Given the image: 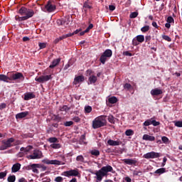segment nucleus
<instances>
[{"label":"nucleus","instance_id":"f257e3e1","mask_svg":"<svg viewBox=\"0 0 182 182\" xmlns=\"http://www.w3.org/2000/svg\"><path fill=\"white\" fill-rule=\"evenodd\" d=\"M18 14L22 16H24L26 20L28 21V19L33 18V16L35 15V11H33L32 9H28L25 6H22L18 10Z\"/></svg>","mask_w":182,"mask_h":182},{"label":"nucleus","instance_id":"f03ea898","mask_svg":"<svg viewBox=\"0 0 182 182\" xmlns=\"http://www.w3.org/2000/svg\"><path fill=\"white\" fill-rule=\"evenodd\" d=\"M106 116H100L92 121V128L100 129V127L106 126Z\"/></svg>","mask_w":182,"mask_h":182},{"label":"nucleus","instance_id":"7ed1b4c3","mask_svg":"<svg viewBox=\"0 0 182 182\" xmlns=\"http://www.w3.org/2000/svg\"><path fill=\"white\" fill-rule=\"evenodd\" d=\"M7 76H9V80L15 81L17 82H21V80H25V77L22 73H8Z\"/></svg>","mask_w":182,"mask_h":182},{"label":"nucleus","instance_id":"20e7f679","mask_svg":"<svg viewBox=\"0 0 182 182\" xmlns=\"http://www.w3.org/2000/svg\"><path fill=\"white\" fill-rule=\"evenodd\" d=\"M113 55V52L110 49H107L100 56V61L102 65H105L106 63V60H107L108 58H112V55Z\"/></svg>","mask_w":182,"mask_h":182},{"label":"nucleus","instance_id":"39448f33","mask_svg":"<svg viewBox=\"0 0 182 182\" xmlns=\"http://www.w3.org/2000/svg\"><path fill=\"white\" fill-rule=\"evenodd\" d=\"M43 155L42 154V151L35 149L33 152V154L27 156V159L28 160H36L38 159H42Z\"/></svg>","mask_w":182,"mask_h":182},{"label":"nucleus","instance_id":"423d86ee","mask_svg":"<svg viewBox=\"0 0 182 182\" xmlns=\"http://www.w3.org/2000/svg\"><path fill=\"white\" fill-rule=\"evenodd\" d=\"M15 141V139L13 137L9 138L7 140H3L2 144L3 145L1 146L2 150H6V149H9V147H12V143Z\"/></svg>","mask_w":182,"mask_h":182},{"label":"nucleus","instance_id":"0eeeda50","mask_svg":"<svg viewBox=\"0 0 182 182\" xmlns=\"http://www.w3.org/2000/svg\"><path fill=\"white\" fill-rule=\"evenodd\" d=\"M35 80L36 82H38V83H45L46 82H48V80H52V75L36 77L35 78Z\"/></svg>","mask_w":182,"mask_h":182},{"label":"nucleus","instance_id":"6e6552de","mask_svg":"<svg viewBox=\"0 0 182 182\" xmlns=\"http://www.w3.org/2000/svg\"><path fill=\"white\" fill-rule=\"evenodd\" d=\"M70 18V17L69 16H67L64 18H62L61 19H58L57 20V24L59 26H68V25H69L70 21H69V19Z\"/></svg>","mask_w":182,"mask_h":182},{"label":"nucleus","instance_id":"1a4fd4ad","mask_svg":"<svg viewBox=\"0 0 182 182\" xmlns=\"http://www.w3.org/2000/svg\"><path fill=\"white\" fill-rule=\"evenodd\" d=\"M144 159H159L160 157V153L159 152H148L143 156Z\"/></svg>","mask_w":182,"mask_h":182},{"label":"nucleus","instance_id":"9d476101","mask_svg":"<svg viewBox=\"0 0 182 182\" xmlns=\"http://www.w3.org/2000/svg\"><path fill=\"white\" fill-rule=\"evenodd\" d=\"M45 9L48 13L53 12L56 9V6L52 4V1H48L47 4L45 6Z\"/></svg>","mask_w":182,"mask_h":182},{"label":"nucleus","instance_id":"9b49d317","mask_svg":"<svg viewBox=\"0 0 182 182\" xmlns=\"http://www.w3.org/2000/svg\"><path fill=\"white\" fill-rule=\"evenodd\" d=\"M64 176H65L66 177H70V176H74L76 177L77 176H79V171H77V170H70V171H67L63 172Z\"/></svg>","mask_w":182,"mask_h":182},{"label":"nucleus","instance_id":"f8f14e48","mask_svg":"<svg viewBox=\"0 0 182 182\" xmlns=\"http://www.w3.org/2000/svg\"><path fill=\"white\" fill-rule=\"evenodd\" d=\"M43 163H44L45 164H54L55 166H60V164H62V162L60 161L49 160L48 159H43Z\"/></svg>","mask_w":182,"mask_h":182},{"label":"nucleus","instance_id":"ddd939ff","mask_svg":"<svg viewBox=\"0 0 182 182\" xmlns=\"http://www.w3.org/2000/svg\"><path fill=\"white\" fill-rule=\"evenodd\" d=\"M95 174L97 176V181H96L97 182L100 181L101 180L103 179V177L106 176V175L103 173L102 169L97 171Z\"/></svg>","mask_w":182,"mask_h":182},{"label":"nucleus","instance_id":"4468645a","mask_svg":"<svg viewBox=\"0 0 182 182\" xmlns=\"http://www.w3.org/2000/svg\"><path fill=\"white\" fill-rule=\"evenodd\" d=\"M101 171H102L103 173H105V176H107V173H110L113 171V167L110 165H107L106 166H103L101 168Z\"/></svg>","mask_w":182,"mask_h":182},{"label":"nucleus","instance_id":"2eb2a0df","mask_svg":"<svg viewBox=\"0 0 182 182\" xmlns=\"http://www.w3.org/2000/svg\"><path fill=\"white\" fill-rule=\"evenodd\" d=\"M122 161L125 164H129V166H136V164H137V161L136 159H123Z\"/></svg>","mask_w":182,"mask_h":182},{"label":"nucleus","instance_id":"dca6fc26","mask_svg":"<svg viewBox=\"0 0 182 182\" xmlns=\"http://www.w3.org/2000/svg\"><path fill=\"white\" fill-rule=\"evenodd\" d=\"M28 168L29 169H31L33 173H36V174H38V173H39L38 168H41V165L38 164H33L30 165Z\"/></svg>","mask_w":182,"mask_h":182},{"label":"nucleus","instance_id":"f3484780","mask_svg":"<svg viewBox=\"0 0 182 182\" xmlns=\"http://www.w3.org/2000/svg\"><path fill=\"white\" fill-rule=\"evenodd\" d=\"M107 144H109V146H120L122 141L120 140L114 141L113 139H109L107 141Z\"/></svg>","mask_w":182,"mask_h":182},{"label":"nucleus","instance_id":"a211bd4d","mask_svg":"<svg viewBox=\"0 0 182 182\" xmlns=\"http://www.w3.org/2000/svg\"><path fill=\"white\" fill-rule=\"evenodd\" d=\"M80 82H85V76L78 75V76L75 77V78L74 79L73 84L77 85V83H80Z\"/></svg>","mask_w":182,"mask_h":182},{"label":"nucleus","instance_id":"6ab92c4d","mask_svg":"<svg viewBox=\"0 0 182 182\" xmlns=\"http://www.w3.org/2000/svg\"><path fill=\"white\" fill-rule=\"evenodd\" d=\"M36 96L33 92H28L24 95V100H31V99H35Z\"/></svg>","mask_w":182,"mask_h":182},{"label":"nucleus","instance_id":"aec40b11","mask_svg":"<svg viewBox=\"0 0 182 182\" xmlns=\"http://www.w3.org/2000/svg\"><path fill=\"white\" fill-rule=\"evenodd\" d=\"M151 95L152 96H159V95H163V90L156 88L151 91Z\"/></svg>","mask_w":182,"mask_h":182},{"label":"nucleus","instance_id":"412c9836","mask_svg":"<svg viewBox=\"0 0 182 182\" xmlns=\"http://www.w3.org/2000/svg\"><path fill=\"white\" fill-rule=\"evenodd\" d=\"M59 63H60V58L54 59L51 63V65H50L49 66L50 69H53V68H56V66H58Z\"/></svg>","mask_w":182,"mask_h":182},{"label":"nucleus","instance_id":"4be33fe9","mask_svg":"<svg viewBox=\"0 0 182 182\" xmlns=\"http://www.w3.org/2000/svg\"><path fill=\"white\" fill-rule=\"evenodd\" d=\"M143 140H146V141H154L156 140V137L154 136H150L149 134H144L142 137Z\"/></svg>","mask_w":182,"mask_h":182},{"label":"nucleus","instance_id":"5701e85b","mask_svg":"<svg viewBox=\"0 0 182 182\" xmlns=\"http://www.w3.org/2000/svg\"><path fill=\"white\" fill-rule=\"evenodd\" d=\"M82 8L84 9H93V7L92 6V2L90 1L87 0L84 2Z\"/></svg>","mask_w":182,"mask_h":182},{"label":"nucleus","instance_id":"b1692460","mask_svg":"<svg viewBox=\"0 0 182 182\" xmlns=\"http://www.w3.org/2000/svg\"><path fill=\"white\" fill-rule=\"evenodd\" d=\"M28 114H29L28 112H20L16 115V119H23L24 117H26Z\"/></svg>","mask_w":182,"mask_h":182},{"label":"nucleus","instance_id":"393cba45","mask_svg":"<svg viewBox=\"0 0 182 182\" xmlns=\"http://www.w3.org/2000/svg\"><path fill=\"white\" fill-rule=\"evenodd\" d=\"M19 170H21V164L17 163V164L13 165V166L11 168L12 173H16V172L19 171Z\"/></svg>","mask_w":182,"mask_h":182},{"label":"nucleus","instance_id":"a878e982","mask_svg":"<svg viewBox=\"0 0 182 182\" xmlns=\"http://www.w3.org/2000/svg\"><path fill=\"white\" fill-rule=\"evenodd\" d=\"M9 76L5 75L4 74H0V82H5L8 83L9 81Z\"/></svg>","mask_w":182,"mask_h":182},{"label":"nucleus","instance_id":"bb28decb","mask_svg":"<svg viewBox=\"0 0 182 182\" xmlns=\"http://www.w3.org/2000/svg\"><path fill=\"white\" fill-rule=\"evenodd\" d=\"M166 168H160L154 171V174H158L159 176H161V174H164L166 173Z\"/></svg>","mask_w":182,"mask_h":182},{"label":"nucleus","instance_id":"cd10ccee","mask_svg":"<svg viewBox=\"0 0 182 182\" xmlns=\"http://www.w3.org/2000/svg\"><path fill=\"white\" fill-rule=\"evenodd\" d=\"M32 149H33V146H31V145H29V146H28L27 147H21V149H20V150H21V151H24V153H29V151H31V150H32Z\"/></svg>","mask_w":182,"mask_h":182},{"label":"nucleus","instance_id":"c85d7f7f","mask_svg":"<svg viewBox=\"0 0 182 182\" xmlns=\"http://www.w3.org/2000/svg\"><path fill=\"white\" fill-rule=\"evenodd\" d=\"M89 82L90 85H92V83H96V82H97V77H96V75H91L89 77Z\"/></svg>","mask_w":182,"mask_h":182},{"label":"nucleus","instance_id":"c756f323","mask_svg":"<svg viewBox=\"0 0 182 182\" xmlns=\"http://www.w3.org/2000/svg\"><path fill=\"white\" fill-rule=\"evenodd\" d=\"M66 38H68V36H66V34H64L63 36H61L60 37L56 38L54 41V43H59V42H60V41H63V39H66Z\"/></svg>","mask_w":182,"mask_h":182},{"label":"nucleus","instance_id":"7c9ffc66","mask_svg":"<svg viewBox=\"0 0 182 182\" xmlns=\"http://www.w3.org/2000/svg\"><path fill=\"white\" fill-rule=\"evenodd\" d=\"M90 154H92V156H95V157H99V156H100V151L97 149H93L90 151Z\"/></svg>","mask_w":182,"mask_h":182},{"label":"nucleus","instance_id":"2f4dec72","mask_svg":"<svg viewBox=\"0 0 182 182\" xmlns=\"http://www.w3.org/2000/svg\"><path fill=\"white\" fill-rule=\"evenodd\" d=\"M109 103L111 105H114V103H117V97H111L108 99Z\"/></svg>","mask_w":182,"mask_h":182},{"label":"nucleus","instance_id":"473e14b6","mask_svg":"<svg viewBox=\"0 0 182 182\" xmlns=\"http://www.w3.org/2000/svg\"><path fill=\"white\" fill-rule=\"evenodd\" d=\"M136 38V41H138L139 43H143V42H144V36L139 35V36H137Z\"/></svg>","mask_w":182,"mask_h":182},{"label":"nucleus","instance_id":"72a5a7b5","mask_svg":"<svg viewBox=\"0 0 182 182\" xmlns=\"http://www.w3.org/2000/svg\"><path fill=\"white\" fill-rule=\"evenodd\" d=\"M48 141H49V143H59V140L58 139V138L56 137H50L48 139Z\"/></svg>","mask_w":182,"mask_h":182},{"label":"nucleus","instance_id":"f704fd0d","mask_svg":"<svg viewBox=\"0 0 182 182\" xmlns=\"http://www.w3.org/2000/svg\"><path fill=\"white\" fill-rule=\"evenodd\" d=\"M81 31H82V29H77L72 33L66 34V36H68V38H70V36H73V35H77V33H79V32H80Z\"/></svg>","mask_w":182,"mask_h":182},{"label":"nucleus","instance_id":"c9c22d12","mask_svg":"<svg viewBox=\"0 0 182 182\" xmlns=\"http://www.w3.org/2000/svg\"><path fill=\"white\" fill-rule=\"evenodd\" d=\"M15 19L16 21H17L18 22H22L23 21H26V18L23 16L21 17L19 16H15Z\"/></svg>","mask_w":182,"mask_h":182},{"label":"nucleus","instance_id":"e433bc0d","mask_svg":"<svg viewBox=\"0 0 182 182\" xmlns=\"http://www.w3.org/2000/svg\"><path fill=\"white\" fill-rule=\"evenodd\" d=\"M16 180V177L15 176V175L9 176L7 178V181L9 182H15Z\"/></svg>","mask_w":182,"mask_h":182},{"label":"nucleus","instance_id":"4c0bfd02","mask_svg":"<svg viewBox=\"0 0 182 182\" xmlns=\"http://www.w3.org/2000/svg\"><path fill=\"white\" fill-rule=\"evenodd\" d=\"M151 124H153V126H160V122H157L153 118H151Z\"/></svg>","mask_w":182,"mask_h":182},{"label":"nucleus","instance_id":"58836bf2","mask_svg":"<svg viewBox=\"0 0 182 182\" xmlns=\"http://www.w3.org/2000/svg\"><path fill=\"white\" fill-rule=\"evenodd\" d=\"M76 160H77V161H80L81 163H85V158L82 155L77 156L76 158Z\"/></svg>","mask_w":182,"mask_h":182},{"label":"nucleus","instance_id":"ea45409f","mask_svg":"<svg viewBox=\"0 0 182 182\" xmlns=\"http://www.w3.org/2000/svg\"><path fill=\"white\" fill-rule=\"evenodd\" d=\"M139 15V13L137 11H134L131 13L129 17L131 18V19H134V18H137Z\"/></svg>","mask_w":182,"mask_h":182},{"label":"nucleus","instance_id":"a19ab883","mask_svg":"<svg viewBox=\"0 0 182 182\" xmlns=\"http://www.w3.org/2000/svg\"><path fill=\"white\" fill-rule=\"evenodd\" d=\"M149 29H150V26H144V27H142L141 28V32L145 33V32H149Z\"/></svg>","mask_w":182,"mask_h":182},{"label":"nucleus","instance_id":"79ce46f5","mask_svg":"<svg viewBox=\"0 0 182 182\" xmlns=\"http://www.w3.org/2000/svg\"><path fill=\"white\" fill-rule=\"evenodd\" d=\"M92 112V107L89 105L85 107V113H90Z\"/></svg>","mask_w":182,"mask_h":182},{"label":"nucleus","instance_id":"37998d69","mask_svg":"<svg viewBox=\"0 0 182 182\" xmlns=\"http://www.w3.org/2000/svg\"><path fill=\"white\" fill-rule=\"evenodd\" d=\"M126 136H133L134 134V132L132 129H128L125 132Z\"/></svg>","mask_w":182,"mask_h":182},{"label":"nucleus","instance_id":"c03bdc74","mask_svg":"<svg viewBox=\"0 0 182 182\" xmlns=\"http://www.w3.org/2000/svg\"><path fill=\"white\" fill-rule=\"evenodd\" d=\"M108 121L109 123H112V124H114V117L113 115H110L108 117Z\"/></svg>","mask_w":182,"mask_h":182},{"label":"nucleus","instance_id":"a18cd8bd","mask_svg":"<svg viewBox=\"0 0 182 182\" xmlns=\"http://www.w3.org/2000/svg\"><path fill=\"white\" fill-rule=\"evenodd\" d=\"M73 122L72 121L64 122V126H65V127H70V126H73Z\"/></svg>","mask_w":182,"mask_h":182},{"label":"nucleus","instance_id":"49530a36","mask_svg":"<svg viewBox=\"0 0 182 182\" xmlns=\"http://www.w3.org/2000/svg\"><path fill=\"white\" fill-rule=\"evenodd\" d=\"M52 149H60V144H53L50 145Z\"/></svg>","mask_w":182,"mask_h":182},{"label":"nucleus","instance_id":"de8ad7c7","mask_svg":"<svg viewBox=\"0 0 182 182\" xmlns=\"http://www.w3.org/2000/svg\"><path fill=\"white\" fill-rule=\"evenodd\" d=\"M60 110L61 112H68V110H69V107H68L67 105H64L60 108Z\"/></svg>","mask_w":182,"mask_h":182},{"label":"nucleus","instance_id":"09e8293b","mask_svg":"<svg viewBox=\"0 0 182 182\" xmlns=\"http://www.w3.org/2000/svg\"><path fill=\"white\" fill-rule=\"evenodd\" d=\"M163 39H164L165 41H167V42H171V38H170L168 36H162Z\"/></svg>","mask_w":182,"mask_h":182},{"label":"nucleus","instance_id":"8fccbe9b","mask_svg":"<svg viewBox=\"0 0 182 182\" xmlns=\"http://www.w3.org/2000/svg\"><path fill=\"white\" fill-rule=\"evenodd\" d=\"M38 46H39L40 49H45V48H46V43H40L38 44Z\"/></svg>","mask_w":182,"mask_h":182},{"label":"nucleus","instance_id":"3c124183","mask_svg":"<svg viewBox=\"0 0 182 182\" xmlns=\"http://www.w3.org/2000/svg\"><path fill=\"white\" fill-rule=\"evenodd\" d=\"M151 124V119H148L144 122V126H150Z\"/></svg>","mask_w":182,"mask_h":182},{"label":"nucleus","instance_id":"603ef678","mask_svg":"<svg viewBox=\"0 0 182 182\" xmlns=\"http://www.w3.org/2000/svg\"><path fill=\"white\" fill-rule=\"evenodd\" d=\"M161 140L163 143H165V144H166V143H168V138H167V136H162Z\"/></svg>","mask_w":182,"mask_h":182},{"label":"nucleus","instance_id":"864d4df0","mask_svg":"<svg viewBox=\"0 0 182 182\" xmlns=\"http://www.w3.org/2000/svg\"><path fill=\"white\" fill-rule=\"evenodd\" d=\"M6 177V171L0 172V179L5 178Z\"/></svg>","mask_w":182,"mask_h":182},{"label":"nucleus","instance_id":"5fc2aeb1","mask_svg":"<svg viewBox=\"0 0 182 182\" xmlns=\"http://www.w3.org/2000/svg\"><path fill=\"white\" fill-rule=\"evenodd\" d=\"M166 21L168 23H172V22H174V18H173L171 16L167 18Z\"/></svg>","mask_w":182,"mask_h":182},{"label":"nucleus","instance_id":"6e6d98bb","mask_svg":"<svg viewBox=\"0 0 182 182\" xmlns=\"http://www.w3.org/2000/svg\"><path fill=\"white\" fill-rule=\"evenodd\" d=\"M73 122L75 123H79L80 122V118L79 117H74L73 119Z\"/></svg>","mask_w":182,"mask_h":182},{"label":"nucleus","instance_id":"4d7b16f0","mask_svg":"<svg viewBox=\"0 0 182 182\" xmlns=\"http://www.w3.org/2000/svg\"><path fill=\"white\" fill-rule=\"evenodd\" d=\"M55 181L62 182V181H63V178H62V176H58L55 178Z\"/></svg>","mask_w":182,"mask_h":182},{"label":"nucleus","instance_id":"13d9d810","mask_svg":"<svg viewBox=\"0 0 182 182\" xmlns=\"http://www.w3.org/2000/svg\"><path fill=\"white\" fill-rule=\"evenodd\" d=\"M132 44L134 45V46H137V45H139V41H137V38H134L132 40Z\"/></svg>","mask_w":182,"mask_h":182},{"label":"nucleus","instance_id":"bf43d9fd","mask_svg":"<svg viewBox=\"0 0 182 182\" xmlns=\"http://www.w3.org/2000/svg\"><path fill=\"white\" fill-rule=\"evenodd\" d=\"M176 127H182V121H178L175 123Z\"/></svg>","mask_w":182,"mask_h":182},{"label":"nucleus","instance_id":"052dcab7","mask_svg":"<svg viewBox=\"0 0 182 182\" xmlns=\"http://www.w3.org/2000/svg\"><path fill=\"white\" fill-rule=\"evenodd\" d=\"M124 89H127V90H129V89H132V85L129 84V83H126L124 85Z\"/></svg>","mask_w":182,"mask_h":182},{"label":"nucleus","instance_id":"680f3d73","mask_svg":"<svg viewBox=\"0 0 182 182\" xmlns=\"http://www.w3.org/2000/svg\"><path fill=\"white\" fill-rule=\"evenodd\" d=\"M123 55L124 56H133V54H132L129 51H125V52H123Z\"/></svg>","mask_w":182,"mask_h":182},{"label":"nucleus","instance_id":"e2e57ef3","mask_svg":"<svg viewBox=\"0 0 182 182\" xmlns=\"http://www.w3.org/2000/svg\"><path fill=\"white\" fill-rule=\"evenodd\" d=\"M151 41V36H145V41L146 42H150Z\"/></svg>","mask_w":182,"mask_h":182},{"label":"nucleus","instance_id":"0e129e2a","mask_svg":"<svg viewBox=\"0 0 182 182\" xmlns=\"http://www.w3.org/2000/svg\"><path fill=\"white\" fill-rule=\"evenodd\" d=\"M93 28V24H90L88 26V27L85 29V32H89V31H90V29H92Z\"/></svg>","mask_w":182,"mask_h":182},{"label":"nucleus","instance_id":"69168bd1","mask_svg":"<svg viewBox=\"0 0 182 182\" xmlns=\"http://www.w3.org/2000/svg\"><path fill=\"white\" fill-rule=\"evenodd\" d=\"M6 104L5 103L0 104V110H2V109H6Z\"/></svg>","mask_w":182,"mask_h":182},{"label":"nucleus","instance_id":"338daca9","mask_svg":"<svg viewBox=\"0 0 182 182\" xmlns=\"http://www.w3.org/2000/svg\"><path fill=\"white\" fill-rule=\"evenodd\" d=\"M134 176H141V171H135L134 172Z\"/></svg>","mask_w":182,"mask_h":182},{"label":"nucleus","instance_id":"774afa93","mask_svg":"<svg viewBox=\"0 0 182 182\" xmlns=\"http://www.w3.org/2000/svg\"><path fill=\"white\" fill-rule=\"evenodd\" d=\"M109 11H114V9H116V6H114V5H109Z\"/></svg>","mask_w":182,"mask_h":182}]
</instances>
